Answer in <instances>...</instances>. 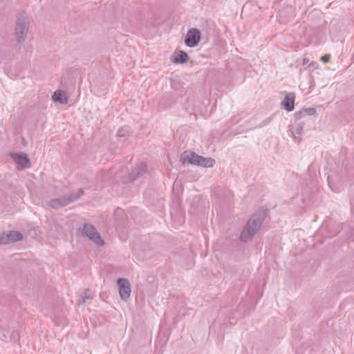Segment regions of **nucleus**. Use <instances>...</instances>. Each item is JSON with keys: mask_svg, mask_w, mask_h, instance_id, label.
<instances>
[{"mask_svg": "<svg viewBox=\"0 0 354 354\" xmlns=\"http://www.w3.org/2000/svg\"><path fill=\"white\" fill-rule=\"evenodd\" d=\"M119 293L122 300H127L131 294V284L128 279L120 278L117 281Z\"/></svg>", "mask_w": 354, "mask_h": 354, "instance_id": "nucleus-8", "label": "nucleus"}, {"mask_svg": "<svg viewBox=\"0 0 354 354\" xmlns=\"http://www.w3.org/2000/svg\"><path fill=\"white\" fill-rule=\"evenodd\" d=\"M84 194V189L80 188L77 193L73 192L66 195L61 196L59 198L51 199L48 205L53 209H59L67 206L70 203L77 201Z\"/></svg>", "mask_w": 354, "mask_h": 354, "instance_id": "nucleus-4", "label": "nucleus"}, {"mask_svg": "<svg viewBox=\"0 0 354 354\" xmlns=\"http://www.w3.org/2000/svg\"><path fill=\"white\" fill-rule=\"evenodd\" d=\"M11 157L21 169L30 168L31 167L30 160L26 153H12Z\"/></svg>", "mask_w": 354, "mask_h": 354, "instance_id": "nucleus-10", "label": "nucleus"}, {"mask_svg": "<svg viewBox=\"0 0 354 354\" xmlns=\"http://www.w3.org/2000/svg\"><path fill=\"white\" fill-rule=\"evenodd\" d=\"M52 97L55 102H58L62 104H66L68 103V97L61 90L55 91Z\"/></svg>", "mask_w": 354, "mask_h": 354, "instance_id": "nucleus-12", "label": "nucleus"}, {"mask_svg": "<svg viewBox=\"0 0 354 354\" xmlns=\"http://www.w3.org/2000/svg\"><path fill=\"white\" fill-rule=\"evenodd\" d=\"M3 337H4V339H8V337H7V335H6L3 334Z\"/></svg>", "mask_w": 354, "mask_h": 354, "instance_id": "nucleus-19", "label": "nucleus"}, {"mask_svg": "<svg viewBox=\"0 0 354 354\" xmlns=\"http://www.w3.org/2000/svg\"><path fill=\"white\" fill-rule=\"evenodd\" d=\"M92 298V292L89 289H86L84 290L81 300H80V303H84L86 299H89Z\"/></svg>", "mask_w": 354, "mask_h": 354, "instance_id": "nucleus-15", "label": "nucleus"}, {"mask_svg": "<svg viewBox=\"0 0 354 354\" xmlns=\"http://www.w3.org/2000/svg\"><path fill=\"white\" fill-rule=\"evenodd\" d=\"M316 113V109L315 108H308L302 111H297L295 113V118L296 120H300L306 115H313Z\"/></svg>", "mask_w": 354, "mask_h": 354, "instance_id": "nucleus-13", "label": "nucleus"}, {"mask_svg": "<svg viewBox=\"0 0 354 354\" xmlns=\"http://www.w3.org/2000/svg\"><path fill=\"white\" fill-rule=\"evenodd\" d=\"M295 93H289L285 96L281 105L286 111H291L295 108Z\"/></svg>", "mask_w": 354, "mask_h": 354, "instance_id": "nucleus-11", "label": "nucleus"}, {"mask_svg": "<svg viewBox=\"0 0 354 354\" xmlns=\"http://www.w3.org/2000/svg\"><path fill=\"white\" fill-rule=\"evenodd\" d=\"M183 164H191L204 167H212L215 165V160L212 158H205L199 156L193 151H184L180 156Z\"/></svg>", "mask_w": 354, "mask_h": 354, "instance_id": "nucleus-2", "label": "nucleus"}, {"mask_svg": "<svg viewBox=\"0 0 354 354\" xmlns=\"http://www.w3.org/2000/svg\"><path fill=\"white\" fill-rule=\"evenodd\" d=\"M267 212L266 209L261 208L252 215L241 233L240 240L241 241L246 243L253 239L265 220Z\"/></svg>", "mask_w": 354, "mask_h": 354, "instance_id": "nucleus-1", "label": "nucleus"}, {"mask_svg": "<svg viewBox=\"0 0 354 354\" xmlns=\"http://www.w3.org/2000/svg\"><path fill=\"white\" fill-rule=\"evenodd\" d=\"M304 122H300L297 124V127L295 129V133L297 134L301 133L303 129H304Z\"/></svg>", "mask_w": 354, "mask_h": 354, "instance_id": "nucleus-16", "label": "nucleus"}, {"mask_svg": "<svg viewBox=\"0 0 354 354\" xmlns=\"http://www.w3.org/2000/svg\"><path fill=\"white\" fill-rule=\"evenodd\" d=\"M330 55H325L321 57V60L324 63H328L330 61Z\"/></svg>", "mask_w": 354, "mask_h": 354, "instance_id": "nucleus-18", "label": "nucleus"}, {"mask_svg": "<svg viewBox=\"0 0 354 354\" xmlns=\"http://www.w3.org/2000/svg\"><path fill=\"white\" fill-rule=\"evenodd\" d=\"M24 235L19 231L10 230L0 233V245H8L21 241Z\"/></svg>", "mask_w": 354, "mask_h": 354, "instance_id": "nucleus-5", "label": "nucleus"}, {"mask_svg": "<svg viewBox=\"0 0 354 354\" xmlns=\"http://www.w3.org/2000/svg\"><path fill=\"white\" fill-rule=\"evenodd\" d=\"M148 171L147 165L145 162H141L132 170L129 175V180L133 182L146 174Z\"/></svg>", "mask_w": 354, "mask_h": 354, "instance_id": "nucleus-9", "label": "nucleus"}, {"mask_svg": "<svg viewBox=\"0 0 354 354\" xmlns=\"http://www.w3.org/2000/svg\"><path fill=\"white\" fill-rule=\"evenodd\" d=\"M82 232L84 235L87 236L96 244L99 245H102L104 244V241L102 240L100 234L93 225L90 223H85L82 228Z\"/></svg>", "mask_w": 354, "mask_h": 354, "instance_id": "nucleus-6", "label": "nucleus"}, {"mask_svg": "<svg viewBox=\"0 0 354 354\" xmlns=\"http://www.w3.org/2000/svg\"><path fill=\"white\" fill-rule=\"evenodd\" d=\"M30 26L29 19L26 12H21L17 16L15 29V40L18 44L23 43L28 32Z\"/></svg>", "mask_w": 354, "mask_h": 354, "instance_id": "nucleus-3", "label": "nucleus"}, {"mask_svg": "<svg viewBox=\"0 0 354 354\" xmlns=\"http://www.w3.org/2000/svg\"><path fill=\"white\" fill-rule=\"evenodd\" d=\"M189 56L187 53L179 50L178 54L173 58L174 63L184 64L188 60Z\"/></svg>", "mask_w": 354, "mask_h": 354, "instance_id": "nucleus-14", "label": "nucleus"}, {"mask_svg": "<svg viewBox=\"0 0 354 354\" xmlns=\"http://www.w3.org/2000/svg\"><path fill=\"white\" fill-rule=\"evenodd\" d=\"M201 38L200 30L196 28L189 29L185 36V43L189 47H194L198 45Z\"/></svg>", "mask_w": 354, "mask_h": 354, "instance_id": "nucleus-7", "label": "nucleus"}, {"mask_svg": "<svg viewBox=\"0 0 354 354\" xmlns=\"http://www.w3.org/2000/svg\"><path fill=\"white\" fill-rule=\"evenodd\" d=\"M127 131L124 129H120L118 131L117 136L119 138L126 137L127 136Z\"/></svg>", "mask_w": 354, "mask_h": 354, "instance_id": "nucleus-17", "label": "nucleus"}]
</instances>
